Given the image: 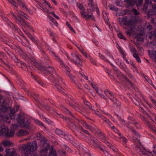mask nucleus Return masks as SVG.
Masks as SVG:
<instances>
[{"label": "nucleus", "mask_w": 156, "mask_h": 156, "mask_svg": "<svg viewBox=\"0 0 156 156\" xmlns=\"http://www.w3.org/2000/svg\"><path fill=\"white\" fill-rule=\"evenodd\" d=\"M21 68L23 70L25 71H27V66L25 63L22 64Z\"/></svg>", "instance_id": "49530a36"}, {"label": "nucleus", "mask_w": 156, "mask_h": 156, "mask_svg": "<svg viewBox=\"0 0 156 156\" xmlns=\"http://www.w3.org/2000/svg\"><path fill=\"white\" fill-rule=\"evenodd\" d=\"M58 78H59L58 77V78L55 77L54 79V80L56 82L55 86L59 92L62 93L64 92L63 90L64 89L62 87L60 84L58 83V82L59 81Z\"/></svg>", "instance_id": "ddd939ff"}, {"label": "nucleus", "mask_w": 156, "mask_h": 156, "mask_svg": "<svg viewBox=\"0 0 156 156\" xmlns=\"http://www.w3.org/2000/svg\"><path fill=\"white\" fill-rule=\"evenodd\" d=\"M120 67L122 70L125 71L126 73H127L128 71V69L126 66L124 64L120 62V64H119Z\"/></svg>", "instance_id": "aec40b11"}, {"label": "nucleus", "mask_w": 156, "mask_h": 156, "mask_svg": "<svg viewBox=\"0 0 156 156\" xmlns=\"http://www.w3.org/2000/svg\"><path fill=\"white\" fill-rule=\"evenodd\" d=\"M8 25L14 31L17 32L20 35L22 36V34H23L21 31L20 29L17 26L14 25L11 21L8 22Z\"/></svg>", "instance_id": "9d476101"}, {"label": "nucleus", "mask_w": 156, "mask_h": 156, "mask_svg": "<svg viewBox=\"0 0 156 156\" xmlns=\"http://www.w3.org/2000/svg\"><path fill=\"white\" fill-rule=\"evenodd\" d=\"M126 125L127 128L132 132L133 131V130H135L133 128L132 126H131L129 123L126 124Z\"/></svg>", "instance_id": "bf43d9fd"}, {"label": "nucleus", "mask_w": 156, "mask_h": 156, "mask_svg": "<svg viewBox=\"0 0 156 156\" xmlns=\"http://www.w3.org/2000/svg\"><path fill=\"white\" fill-rule=\"evenodd\" d=\"M81 56L78 55H75V58L73 59V61L72 62L76 64V65L79 66H82V61L80 57Z\"/></svg>", "instance_id": "f8f14e48"}, {"label": "nucleus", "mask_w": 156, "mask_h": 156, "mask_svg": "<svg viewBox=\"0 0 156 156\" xmlns=\"http://www.w3.org/2000/svg\"><path fill=\"white\" fill-rule=\"evenodd\" d=\"M48 18L49 19V20L51 21V22H50V23L51 24L53 23L55 26H58L57 22L52 17L50 16H48Z\"/></svg>", "instance_id": "cd10ccee"}, {"label": "nucleus", "mask_w": 156, "mask_h": 156, "mask_svg": "<svg viewBox=\"0 0 156 156\" xmlns=\"http://www.w3.org/2000/svg\"><path fill=\"white\" fill-rule=\"evenodd\" d=\"M152 0H144V3L143 5V11L144 12H146L147 10L149 5H151Z\"/></svg>", "instance_id": "2eb2a0df"}, {"label": "nucleus", "mask_w": 156, "mask_h": 156, "mask_svg": "<svg viewBox=\"0 0 156 156\" xmlns=\"http://www.w3.org/2000/svg\"><path fill=\"white\" fill-rule=\"evenodd\" d=\"M9 2L11 3L14 6L17 7L16 2L14 0H8Z\"/></svg>", "instance_id": "680f3d73"}, {"label": "nucleus", "mask_w": 156, "mask_h": 156, "mask_svg": "<svg viewBox=\"0 0 156 156\" xmlns=\"http://www.w3.org/2000/svg\"><path fill=\"white\" fill-rule=\"evenodd\" d=\"M16 112L15 111V109H11L10 110L9 116L12 119H15V113Z\"/></svg>", "instance_id": "c85d7f7f"}, {"label": "nucleus", "mask_w": 156, "mask_h": 156, "mask_svg": "<svg viewBox=\"0 0 156 156\" xmlns=\"http://www.w3.org/2000/svg\"><path fill=\"white\" fill-rule=\"evenodd\" d=\"M55 133L59 135H62L63 133V132L62 130L58 129H56Z\"/></svg>", "instance_id": "3c124183"}, {"label": "nucleus", "mask_w": 156, "mask_h": 156, "mask_svg": "<svg viewBox=\"0 0 156 156\" xmlns=\"http://www.w3.org/2000/svg\"><path fill=\"white\" fill-rule=\"evenodd\" d=\"M37 147L36 142H29L27 144H24L22 149L24 154V155L22 156H33V153Z\"/></svg>", "instance_id": "f257e3e1"}, {"label": "nucleus", "mask_w": 156, "mask_h": 156, "mask_svg": "<svg viewBox=\"0 0 156 156\" xmlns=\"http://www.w3.org/2000/svg\"><path fill=\"white\" fill-rule=\"evenodd\" d=\"M40 7H41V9L45 12H48V10L45 8H44L43 7V5L41 4L39 5Z\"/></svg>", "instance_id": "774afa93"}, {"label": "nucleus", "mask_w": 156, "mask_h": 156, "mask_svg": "<svg viewBox=\"0 0 156 156\" xmlns=\"http://www.w3.org/2000/svg\"><path fill=\"white\" fill-rule=\"evenodd\" d=\"M118 19V22L122 26L126 25L128 26H134L135 23L134 20L130 18L129 16H124L122 17H119Z\"/></svg>", "instance_id": "f03ea898"}, {"label": "nucleus", "mask_w": 156, "mask_h": 156, "mask_svg": "<svg viewBox=\"0 0 156 156\" xmlns=\"http://www.w3.org/2000/svg\"><path fill=\"white\" fill-rule=\"evenodd\" d=\"M64 68L66 75L71 79L72 81H74L75 77L72 74H70V72L71 70L69 67L67 66H66Z\"/></svg>", "instance_id": "4468645a"}, {"label": "nucleus", "mask_w": 156, "mask_h": 156, "mask_svg": "<svg viewBox=\"0 0 156 156\" xmlns=\"http://www.w3.org/2000/svg\"><path fill=\"white\" fill-rule=\"evenodd\" d=\"M127 74L128 76L130 78H131L133 80V81L136 82V79L133 76V75H132L130 73L129 71H128L127 73H126Z\"/></svg>", "instance_id": "79ce46f5"}, {"label": "nucleus", "mask_w": 156, "mask_h": 156, "mask_svg": "<svg viewBox=\"0 0 156 156\" xmlns=\"http://www.w3.org/2000/svg\"><path fill=\"white\" fill-rule=\"evenodd\" d=\"M140 152H139V154L141 155H147V152L146 150L144 148H142L139 149Z\"/></svg>", "instance_id": "72a5a7b5"}, {"label": "nucleus", "mask_w": 156, "mask_h": 156, "mask_svg": "<svg viewBox=\"0 0 156 156\" xmlns=\"http://www.w3.org/2000/svg\"><path fill=\"white\" fill-rule=\"evenodd\" d=\"M88 59L90 60L91 63H92L93 65H96V63L95 61L92 58L91 56H90V58H89Z\"/></svg>", "instance_id": "e2e57ef3"}, {"label": "nucleus", "mask_w": 156, "mask_h": 156, "mask_svg": "<svg viewBox=\"0 0 156 156\" xmlns=\"http://www.w3.org/2000/svg\"><path fill=\"white\" fill-rule=\"evenodd\" d=\"M91 85L92 86L94 89L96 90L97 93H98V88L96 86L95 84H94L92 83H91Z\"/></svg>", "instance_id": "6e6d98bb"}, {"label": "nucleus", "mask_w": 156, "mask_h": 156, "mask_svg": "<svg viewBox=\"0 0 156 156\" xmlns=\"http://www.w3.org/2000/svg\"><path fill=\"white\" fill-rule=\"evenodd\" d=\"M11 57L12 58V60H13L15 62L19 63L20 61V60L18 59L17 56L14 54L12 56H11Z\"/></svg>", "instance_id": "f704fd0d"}, {"label": "nucleus", "mask_w": 156, "mask_h": 156, "mask_svg": "<svg viewBox=\"0 0 156 156\" xmlns=\"http://www.w3.org/2000/svg\"><path fill=\"white\" fill-rule=\"evenodd\" d=\"M105 53L108 56L111 58L112 59H113V57L112 55L109 52L106 51H105Z\"/></svg>", "instance_id": "0e129e2a"}, {"label": "nucleus", "mask_w": 156, "mask_h": 156, "mask_svg": "<svg viewBox=\"0 0 156 156\" xmlns=\"http://www.w3.org/2000/svg\"><path fill=\"white\" fill-rule=\"evenodd\" d=\"M99 57L100 58L105 60V61L110 63V64L112 66V67H114L113 66L111 63V62L109 61L106 58V57L104 56L103 55L101 54H99Z\"/></svg>", "instance_id": "4c0bfd02"}, {"label": "nucleus", "mask_w": 156, "mask_h": 156, "mask_svg": "<svg viewBox=\"0 0 156 156\" xmlns=\"http://www.w3.org/2000/svg\"><path fill=\"white\" fill-rule=\"evenodd\" d=\"M29 38L32 41L35 43H37L36 41L34 39V38L30 34H29L28 35Z\"/></svg>", "instance_id": "4d7b16f0"}, {"label": "nucleus", "mask_w": 156, "mask_h": 156, "mask_svg": "<svg viewBox=\"0 0 156 156\" xmlns=\"http://www.w3.org/2000/svg\"><path fill=\"white\" fill-rule=\"evenodd\" d=\"M29 132L27 130H20L18 132L17 135L19 136H25L28 134Z\"/></svg>", "instance_id": "412c9836"}, {"label": "nucleus", "mask_w": 156, "mask_h": 156, "mask_svg": "<svg viewBox=\"0 0 156 156\" xmlns=\"http://www.w3.org/2000/svg\"><path fill=\"white\" fill-rule=\"evenodd\" d=\"M133 57L135 58L136 59L139 63H141V61L140 59L137 54L133 55Z\"/></svg>", "instance_id": "58836bf2"}, {"label": "nucleus", "mask_w": 156, "mask_h": 156, "mask_svg": "<svg viewBox=\"0 0 156 156\" xmlns=\"http://www.w3.org/2000/svg\"><path fill=\"white\" fill-rule=\"evenodd\" d=\"M110 149H111L114 153H115L118 154L119 153V150L118 149L113 146L111 147Z\"/></svg>", "instance_id": "37998d69"}, {"label": "nucleus", "mask_w": 156, "mask_h": 156, "mask_svg": "<svg viewBox=\"0 0 156 156\" xmlns=\"http://www.w3.org/2000/svg\"><path fill=\"white\" fill-rule=\"evenodd\" d=\"M35 80L39 84H40L41 86L43 87H44L45 86V84L42 82H41V80H38L37 79L35 78V77H34Z\"/></svg>", "instance_id": "864d4df0"}, {"label": "nucleus", "mask_w": 156, "mask_h": 156, "mask_svg": "<svg viewBox=\"0 0 156 156\" xmlns=\"http://www.w3.org/2000/svg\"><path fill=\"white\" fill-rule=\"evenodd\" d=\"M103 140H103V142L105 143L107 146L110 148L113 146V145L109 142L107 140H105L104 139H103Z\"/></svg>", "instance_id": "09e8293b"}, {"label": "nucleus", "mask_w": 156, "mask_h": 156, "mask_svg": "<svg viewBox=\"0 0 156 156\" xmlns=\"http://www.w3.org/2000/svg\"><path fill=\"white\" fill-rule=\"evenodd\" d=\"M89 9H87V11L86 13V15L87 16H91V17L89 19H85L87 20H88L90 19H92V20L94 21H95V19L94 17L93 16V14L91 13V14H90V13L89 12V11H88Z\"/></svg>", "instance_id": "c9c22d12"}, {"label": "nucleus", "mask_w": 156, "mask_h": 156, "mask_svg": "<svg viewBox=\"0 0 156 156\" xmlns=\"http://www.w3.org/2000/svg\"><path fill=\"white\" fill-rule=\"evenodd\" d=\"M11 14L13 16L12 18L17 21V23H20L21 25L25 27L30 28L31 27L30 24L29 23L26 22L24 20V18L20 16L17 17L13 12H11Z\"/></svg>", "instance_id": "423d86ee"}, {"label": "nucleus", "mask_w": 156, "mask_h": 156, "mask_svg": "<svg viewBox=\"0 0 156 156\" xmlns=\"http://www.w3.org/2000/svg\"><path fill=\"white\" fill-rule=\"evenodd\" d=\"M2 144L5 147H6L8 146H10L11 145V142L8 140L2 141Z\"/></svg>", "instance_id": "2f4dec72"}, {"label": "nucleus", "mask_w": 156, "mask_h": 156, "mask_svg": "<svg viewBox=\"0 0 156 156\" xmlns=\"http://www.w3.org/2000/svg\"><path fill=\"white\" fill-rule=\"evenodd\" d=\"M1 106V109L4 112H5L8 110V107L6 105L2 104Z\"/></svg>", "instance_id": "ea45409f"}, {"label": "nucleus", "mask_w": 156, "mask_h": 156, "mask_svg": "<svg viewBox=\"0 0 156 156\" xmlns=\"http://www.w3.org/2000/svg\"><path fill=\"white\" fill-rule=\"evenodd\" d=\"M18 123L21 126L27 129H29L30 124V121L27 119H25L24 115L22 114H19L16 119Z\"/></svg>", "instance_id": "7ed1b4c3"}, {"label": "nucleus", "mask_w": 156, "mask_h": 156, "mask_svg": "<svg viewBox=\"0 0 156 156\" xmlns=\"http://www.w3.org/2000/svg\"><path fill=\"white\" fill-rule=\"evenodd\" d=\"M106 124H108L109 126L111 127V129L113 130L115 132L118 133V130L113 125V124L110 121L109 119L107 122Z\"/></svg>", "instance_id": "6ab92c4d"}, {"label": "nucleus", "mask_w": 156, "mask_h": 156, "mask_svg": "<svg viewBox=\"0 0 156 156\" xmlns=\"http://www.w3.org/2000/svg\"><path fill=\"white\" fill-rule=\"evenodd\" d=\"M143 2V0H138V1L137 0L135 4H136L138 9L142 6Z\"/></svg>", "instance_id": "e433bc0d"}, {"label": "nucleus", "mask_w": 156, "mask_h": 156, "mask_svg": "<svg viewBox=\"0 0 156 156\" xmlns=\"http://www.w3.org/2000/svg\"><path fill=\"white\" fill-rule=\"evenodd\" d=\"M154 142L155 144L153 145L154 150H153V152L156 155V139H154Z\"/></svg>", "instance_id": "052dcab7"}, {"label": "nucleus", "mask_w": 156, "mask_h": 156, "mask_svg": "<svg viewBox=\"0 0 156 156\" xmlns=\"http://www.w3.org/2000/svg\"><path fill=\"white\" fill-rule=\"evenodd\" d=\"M99 96H100L101 98H103L105 100L107 101V102L108 103V99L106 98V97L103 94H102L99 93L98 92V93H97Z\"/></svg>", "instance_id": "603ef678"}, {"label": "nucleus", "mask_w": 156, "mask_h": 156, "mask_svg": "<svg viewBox=\"0 0 156 156\" xmlns=\"http://www.w3.org/2000/svg\"><path fill=\"white\" fill-rule=\"evenodd\" d=\"M124 79L128 83H129V84L131 85V86L133 87L134 88H135V85L132 83V82L126 77V76H124Z\"/></svg>", "instance_id": "7c9ffc66"}, {"label": "nucleus", "mask_w": 156, "mask_h": 156, "mask_svg": "<svg viewBox=\"0 0 156 156\" xmlns=\"http://www.w3.org/2000/svg\"><path fill=\"white\" fill-rule=\"evenodd\" d=\"M69 105L71 107L74 108L75 110L76 111L82 113V111L80 109V107L79 105H74L72 103H69Z\"/></svg>", "instance_id": "b1692460"}, {"label": "nucleus", "mask_w": 156, "mask_h": 156, "mask_svg": "<svg viewBox=\"0 0 156 156\" xmlns=\"http://www.w3.org/2000/svg\"><path fill=\"white\" fill-rule=\"evenodd\" d=\"M58 62L59 63V64L62 67L64 68L65 67L66 65L65 64L63 61L60 59L58 60Z\"/></svg>", "instance_id": "c03bdc74"}, {"label": "nucleus", "mask_w": 156, "mask_h": 156, "mask_svg": "<svg viewBox=\"0 0 156 156\" xmlns=\"http://www.w3.org/2000/svg\"><path fill=\"white\" fill-rule=\"evenodd\" d=\"M40 136L39 140L43 147L40 151V153L41 154L43 153L46 154L48 152V151L49 148V144L47 143V139L44 136H41L39 133L37 134V136Z\"/></svg>", "instance_id": "39448f33"}, {"label": "nucleus", "mask_w": 156, "mask_h": 156, "mask_svg": "<svg viewBox=\"0 0 156 156\" xmlns=\"http://www.w3.org/2000/svg\"><path fill=\"white\" fill-rule=\"evenodd\" d=\"M2 135H4L6 137H11L14 136V132L13 131H10L9 132V130L6 127L2 128Z\"/></svg>", "instance_id": "6e6552de"}, {"label": "nucleus", "mask_w": 156, "mask_h": 156, "mask_svg": "<svg viewBox=\"0 0 156 156\" xmlns=\"http://www.w3.org/2000/svg\"><path fill=\"white\" fill-rule=\"evenodd\" d=\"M104 93L106 96L111 101H114L115 100L114 94L110 91L105 89L104 90Z\"/></svg>", "instance_id": "1a4fd4ad"}, {"label": "nucleus", "mask_w": 156, "mask_h": 156, "mask_svg": "<svg viewBox=\"0 0 156 156\" xmlns=\"http://www.w3.org/2000/svg\"><path fill=\"white\" fill-rule=\"evenodd\" d=\"M77 6L78 8L81 10L80 12L81 16L85 19H89L91 17V16H87L86 15V12H85V8L80 3H77Z\"/></svg>", "instance_id": "0eeeda50"}, {"label": "nucleus", "mask_w": 156, "mask_h": 156, "mask_svg": "<svg viewBox=\"0 0 156 156\" xmlns=\"http://www.w3.org/2000/svg\"><path fill=\"white\" fill-rule=\"evenodd\" d=\"M19 5L23 9L28 11V9L27 7V5L24 3L22 2L20 0H16Z\"/></svg>", "instance_id": "f3484780"}, {"label": "nucleus", "mask_w": 156, "mask_h": 156, "mask_svg": "<svg viewBox=\"0 0 156 156\" xmlns=\"http://www.w3.org/2000/svg\"><path fill=\"white\" fill-rule=\"evenodd\" d=\"M81 52L82 53L83 55L86 58H90V56L89 55H88L87 54V53L86 52H84L83 51H81Z\"/></svg>", "instance_id": "69168bd1"}, {"label": "nucleus", "mask_w": 156, "mask_h": 156, "mask_svg": "<svg viewBox=\"0 0 156 156\" xmlns=\"http://www.w3.org/2000/svg\"><path fill=\"white\" fill-rule=\"evenodd\" d=\"M6 153H8L11 156H13L16 153V151L13 148L7 149L5 151Z\"/></svg>", "instance_id": "5701e85b"}, {"label": "nucleus", "mask_w": 156, "mask_h": 156, "mask_svg": "<svg viewBox=\"0 0 156 156\" xmlns=\"http://www.w3.org/2000/svg\"><path fill=\"white\" fill-rule=\"evenodd\" d=\"M41 71H44L46 73H49L51 75L54 74L55 73L56 76L59 78L60 80L63 83L62 79L58 74H57L54 70V68L50 66L46 67L47 68H45L43 66H42L41 64H39L36 66Z\"/></svg>", "instance_id": "20e7f679"}, {"label": "nucleus", "mask_w": 156, "mask_h": 156, "mask_svg": "<svg viewBox=\"0 0 156 156\" xmlns=\"http://www.w3.org/2000/svg\"><path fill=\"white\" fill-rule=\"evenodd\" d=\"M132 101L136 105H139V102L135 99L134 98L133 99H132Z\"/></svg>", "instance_id": "338daca9"}, {"label": "nucleus", "mask_w": 156, "mask_h": 156, "mask_svg": "<svg viewBox=\"0 0 156 156\" xmlns=\"http://www.w3.org/2000/svg\"><path fill=\"white\" fill-rule=\"evenodd\" d=\"M75 119H69L68 120L69 121L68 126L70 128H73L76 129L78 123L75 120Z\"/></svg>", "instance_id": "9b49d317"}, {"label": "nucleus", "mask_w": 156, "mask_h": 156, "mask_svg": "<svg viewBox=\"0 0 156 156\" xmlns=\"http://www.w3.org/2000/svg\"><path fill=\"white\" fill-rule=\"evenodd\" d=\"M112 101L113 102V106L114 108H116L117 106H119L121 105V102L117 100L116 98L115 101Z\"/></svg>", "instance_id": "c756f323"}, {"label": "nucleus", "mask_w": 156, "mask_h": 156, "mask_svg": "<svg viewBox=\"0 0 156 156\" xmlns=\"http://www.w3.org/2000/svg\"><path fill=\"white\" fill-rule=\"evenodd\" d=\"M35 80L39 84H40L41 86L43 87H44L45 86V84L42 82H41V80H38L37 79L35 78V77H34Z\"/></svg>", "instance_id": "5fc2aeb1"}, {"label": "nucleus", "mask_w": 156, "mask_h": 156, "mask_svg": "<svg viewBox=\"0 0 156 156\" xmlns=\"http://www.w3.org/2000/svg\"><path fill=\"white\" fill-rule=\"evenodd\" d=\"M5 52L10 57L12 56V55H13V54H14L13 52L9 51L7 48L5 49Z\"/></svg>", "instance_id": "8fccbe9b"}, {"label": "nucleus", "mask_w": 156, "mask_h": 156, "mask_svg": "<svg viewBox=\"0 0 156 156\" xmlns=\"http://www.w3.org/2000/svg\"><path fill=\"white\" fill-rule=\"evenodd\" d=\"M90 138L91 139V143L93 145L96 147H98V145L96 143L97 140V139L93 136H90Z\"/></svg>", "instance_id": "4be33fe9"}, {"label": "nucleus", "mask_w": 156, "mask_h": 156, "mask_svg": "<svg viewBox=\"0 0 156 156\" xmlns=\"http://www.w3.org/2000/svg\"><path fill=\"white\" fill-rule=\"evenodd\" d=\"M56 113L57 114L59 115V117L61 118H62L66 121H67L68 120V119H67L66 117L64 116L62 114H59L57 113V112H56Z\"/></svg>", "instance_id": "13d9d810"}, {"label": "nucleus", "mask_w": 156, "mask_h": 156, "mask_svg": "<svg viewBox=\"0 0 156 156\" xmlns=\"http://www.w3.org/2000/svg\"><path fill=\"white\" fill-rule=\"evenodd\" d=\"M136 1L137 0H126V2L129 6H133L135 5Z\"/></svg>", "instance_id": "a878e982"}, {"label": "nucleus", "mask_w": 156, "mask_h": 156, "mask_svg": "<svg viewBox=\"0 0 156 156\" xmlns=\"http://www.w3.org/2000/svg\"><path fill=\"white\" fill-rule=\"evenodd\" d=\"M61 109L62 110H64L65 109H66L67 111L69 114L71 116V117L73 118V119H75L76 120L79 121L75 117L74 114L69 110L66 109L65 107H64L63 106H62V108H61Z\"/></svg>", "instance_id": "bb28decb"}, {"label": "nucleus", "mask_w": 156, "mask_h": 156, "mask_svg": "<svg viewBox=\"0 0 156 156\" xmlns=\"http://www.w3.org/2000/svg\"><path fill=\"white\" fill-rule=\"evenodd\" d=\"M16 11L18 14V17L20 16L23 18H25L27 19H28V16H27V15H26L25 13H24L22 11L20 10H16Z\"/></svg>", "instance_id": "a211bd4d"}, {"label": "nucleus", "mask_w": 156, "mask_h": 156, "mask_svg": "<svg viewBox=\"0 0 156 156\" xmlns=\"http://www.w3.org/2000/svg\"><path fill=\"white\" fill-rule=\"evenodd\" d=\"M117 36L120 39H123L125 41L126 40V38L121 33H119L117 34Z\"/></svg>", "instance_id": "a19ab883"}, {"label": "nucleus", "mask_w": 156, "mask_h": 156, "mask_svg": "<svg viewBox=\"0 0 156 156\" xmlns=\"http://www.w3.org/2000/svg\"><path fill=\"white\" fill-rule=\"evenodd\" d=\"M133 133L134 134L133 137L136 139V140L139 142L140 143V140H139V138L140 137V135L139 133L137 132L135 130H133Z\"/></svg>", "instance_id": "393cba45"}, {"label": "nucleus", "mask_w": 156, "mask_h": 156, "mask_svg": "<svg viewBox=\"0 0 156 156\" xmlns=\"http://www.w3.org/2000/svg\"><path fill=\"white\" fill-rule=\"evenodd\" d=\"M44 62L46 64L49 63L50 62V61L49 60L48 57L46 55L44 56Z\"/></svg>", "instance_id": "a18cd8bd"}, {"label": "nucleus", "mask_w": 156, "mask_h": 156, "mask_svg": "<svg viewBox=\"0 0 156 156\" xmlns=\"http://www.w3.org/2000/svg\"><path fill=\"white\" fill-rule=\"evenodd\" d=\"M57 153L56 151L54 149H51L50 151L49 154L48 156H57Z\"/></svg>", "instance_id": "473e14b6"}, {"label": "nucleus", "mask_w": 156, "mask_h": 156, "mask_svg": "<svg viewBox=\"0 0 156 156\" xmlns=\"http://www.w3.org/2000/svg\"><path fill=\"white\" fill-rule=\"evenodd\" d=\"M128 123L134 124L135 126L137 127L138 123L135 120L132 116H129L128 118Z\"/></svg>", "instance_id": "dca6fc26"}, {"label": "nucleus", "mask_w": 156, "mask_h": 156, "mask_svg": "<svg viewBox=\"0 0 156 156\" xmlns=\"http://www.w3.org/2000/svg\"><path fill=\"white\" fill-rule=\"evenodd\" d=\"M130 51L133 53V55H134V54H136L137 51L134 46H132L131 47Z\"/></svg>", "instance_id": "de8ad7c7"}]
</instances>
